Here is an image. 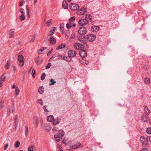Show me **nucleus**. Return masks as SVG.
I'll list each match as a JSON object with an SVG mask.
<instances>
[{"label":"nucleus","instance_id":"f257e3e1","mask_svg":"<svg viewBox=\"0 0 151 151\" xmlns=\"http://www.w3.org/2000/svg\"><path fill=\"white\" fill-rule=\"evenodd\" d=\"M59 132V133L55 134L54 136L55 140L58 142L60 141L63 137L65 134V132L62 130H60Z\"/></svg>","mask_w":151,"mask_h":151},{"label":"nucleus","instance_id":"f03ea898","mask_svg":"<svg viewBox=\"0 0 151 151\" xmlns=\"http://www.w3.org/2000/svg\"><path fill=\"white\" fill-rule=\"evenodd\" d=\"M140 140L142 143V145H144L145 146L148 144V138L147 137H145L143 136H141Z\"/></svg>","mask_w":151,"mask_h":151},{"label":"nucleus","instance_id":"7ed1b4c3","mask_svg":"<svg viewBox=\"0 0 151 151\" xmlns=\"http://www.w3.org/2000/svg\"><path fill=\"white\" fill-rule=\"evenodd\" d=\"M78 31L80 35H84L86 33V29L84 27H81L79 28Z\"/></svg>","mask_w":151,"mask_h":151},{"label":"nucleus","instance_id":"20e7f679","mask_svg":"<svg viewBox=\"0 0 151 151\" xmlns=\"http://www.w3.org/2000/svg\"><path fill=\"white\" fill-rule=\"evenodd\" d=\"M96 36L93 34H91L88 35L87 37L88 41L90 42H93L96 39Z\"/></svg>","mask_w":151,"mask_h":151},{"label":"nucleus","instance_id":"39448f33","mask_svg":"<svg viewBox=\"0 0 151 151\" xmlns=\"http://www.w3.org/2000/svg\"><path fill=\"white\" fill-rule=\"evenodd\" d=\"M70 7L71 10H75L78 9L79 6L78 4L75 3H71L70 4Z\"/></svg>","mask_w":151,"mask_h":151},{"label":"nucleus","instance_id":"423d86ee","mask_svg":"<svg viewBox=\"0 0 151 151\" xmlns=\"http://www.w3.org/2000/svg\"><path fill=\"white\" fill-rule=\"evenodd\" d=\"M78 23L80 25L85 26L88 23L87 21L85 19H81L79 20Z\"/></svg>","mask_w":151,"mask_h":151},{"label":"nucleus","instance_id":"0eeeda50","mask_svg":"<svg viewBox=\"0 0 151 151\" xmlns=\"http://www.w3.org/2000/svg\"><path fill=\"white\" fill-rule=\"evenodd\" d=\"M79 55L82 58H85L87 56V52L84 50H82L80 51Z\"/></svg>","mask_w":151,"mask_h":151},{"label":"nucleus","instance_id":"6e6552de","mask_svg":"<svg viewBox=\"0 0 151 151\" xmlns=\"http://www.w3.org/2000/svg\"><path fill=\"white\" fill-rule=\"evenodd\" d=\"M86 12V9L84 8H82L77 11V13L78 15H82L84 14V13Z\"/></svg>","mask_w":151,"mask_h":151},{"label":"nucleus","instance_id":"1a4fd4ad","mask_svg":"<svg viewBox=\"0 0 151 151\" xmlns=\"http://www.w3.org/2000/svg\"><path fill=\"white\" fill-rule=\"evenodd\" d=\"M76 52L73 50H69L68 52V54L69 58L74 57L76 55Z\"/></svg>","mask_w":151,"mask_h":151},{"label":"nucleus","instance_id":"9d476101","mask_svg":"<svg viewBox=\"0 0 151 151\" xmlns=\"http://www.w3.org/2000/svg\"><path fill=\"white\" fill-rule=\"evenodd\" d=\"M141 120L143 122H147L149 120V118L145 115H142L141 117Z\"/></svg>","mask_w":151,"mask_h":151},{"label":"nucleus","instance_id":"9b49d317","mask_svg":"<svg viewBox=\"0 0 151 151\" xmlns=\"http://www.w3.org/2000/svg\"><path fill=\"white\" fill-rule=\"evenodd\" d=\"M99 27L93 25L91 27V30L92 32H97L99 31Z\"/></svg>","mask_w":151,"mask_h":151},{"label":"nucleus","instance_id":"f8f14e48","mask_svg":"<svg viewBox=\"0 0 151 151\" xmlns=\"http://www.w3.org/2000/svg\"><path fill=\"white\" fill-rule=\"evenodd\" d=\"M85 19L88 21V23H92V16L89 14H86Z\"/></svg>","mask_w":151,"mask_h":151},{"label":"nucleus","instance_id":"ddd939ff","mask_svg":"<svg viewBox=\"0 0 151 151\" xmlns=\"http://www.w3.org/2000/svg\"><path fill=\"white\" fill-rule=\"evenodd\" d=\"M14 30L11 29L9 31V38H12L14 35Z\"/></svg>","mask_w":151,"mask_h":151},{"label":"nucleus","instance_id":"4468645a","mask_svg":"<svg viewBox=\"0 0 151 151\" xmlns=\"http://www.w3.org/2000/svg\"><path fill=\"white\" fill-rule=\"evenodd\" d=\"M63 7V8L65 9H67L68 8V5L67 2L64 0L63 1L62 3Z\"/></svg>","mask_w":151,"mask_h":151},{"label":"nucleus","instance_id":"2eb2a0df","mask_svg":"<svg viewBox=\"0 0 151 151\" xmlns=\"http://www.w3.org/2000/svg\"><path fill=\"white\" fill-rule=\"evenodd\" d=\"M49 40L50 44L52 45H54L56 42V39L52 36L50 37Z\"/></svg>","mask_w":151,"mask_h":151},{"label":"nucleus","instance_id":"dca6fc26","mask_svg":"<svg viewBox=\"0 0 151 151\" xmlns=\"http://www.w3.org/2000/svg\"><path fill=\"white\" fill-rule=\"evenodd\" d=\"M144 113L148 115L150 112V109L146 106H145L144 107Z\"/></svg>","mask_w":151,"mask_h":151},{"label":"nucleus","instance_id":"f3484780","mask_svg":"<svg viewBox=\"0 0 151 151\" xmlns=\"http://www.w3.org/2000/svg\"><path fill=\"white\" fill-rule=\"evenodd\" d=\"M60 119L56 118L55 119H54L53 122V124L54 125H56L58 124L60 122Z\"/></svg>","mask_w":151,"mask_h":151},{"label":"nucleus","instance_id":"a211bd4d","mask_svg":"<svg viewBox=\"0 0 151 151\" xmlns=\"http://www.w3.org/2000/svg\"><path fill=\"white\" fill-rule=\"evenodd\" d=\"M33 122L35 123L37 127L39 124L38 118L36 116H35L33 117Z\"/></svg>","mask_w":151,"mask_h":151},{"label":"nucleus","instance_id":"6ab92c4d","mask_svg":"<svg viewBox=\"0 0 151 151\" xmlns=\"http://www.w3.org/2000/svg\"><path fill=\"white\" fill-rule=\"evenodd\" d=\"M66 46L65 44V43L62 44L61 45L57 46L56 47V49L57 50H59L60 49H61L65 47Z\"/></svg>","mask_w":151,"mask_h":151},{"label":"nucleus","instance_id":"aec40b11","mask_svg":"<svg viewBox=\"0 0 151 151\" xmlns=\"http://www.w3.org/2000/svg\"><path fill=\"white\" fill-rule=\"evenodd\" d=\"M81 145V144L80 142H77L73 146V149H75L76 148H78Z\"/></svg>","mask_w":151,"mask_h":151},{"label":"nucleus","instance_id":"412c9836","mask_svg":"<svg viewBox=\"0 0 151 151\" xmlns=\"http://www.w3.org/2000/svg\"><path fill=\"white\" fill-rule=\"evenodd\" d=\"M47 120L49 122H53L54 120V117L53 116L51 115L47 117Z\"/></svg>","mask_w":151,"mask_h":151},{"label":"nucleus","instance_id":"4be33fe9","mask_svg":"<svg viewBox=\"0 0 151 151\" xmlns=\"http://www.w3.org/2000/svg\"><path fill=\"white\" fill-rule=\"evenodd\" d=\"M76 17H71L69 19V22L71 24L74 22V21L75 20Z\"/></svg>","mask_w":151,"mask_h":151},{"label":"nucleus","instance_id":"5701e85b","mask_svg":"<svg viewBox=\"0 0 151 151\" xmlns=\"http://www.w3.org/2000/svg\"><path fill=\"white\" fill-rule=\"evenodd\" d=\"M15 96H17L19 92V89L18 87H16L15 89Z\"/></svg>","mask_w":151,"mask_h":151},{"label":"nucleus","instance_id":"b1692460","mask_svg":"<svg viewBox=\"0 0 151 151\" xmlns=\"http://www.w3.org/2000/svg\"><path fill=\"white\" fill-rule=\"evenodd\" d=\"M80 43H76L74 45V48L76 49H80Z\"/></svg>","mask_w":151,"mask_h":151},{"label":"nucleus","instance_id":"393cba45","mask_svg":"<svg viewBox=\"0 0 151 151\" xmlns=\"http://www.w3.org/2000/svg\"><path fill=\"white\" fill-rule=\"evenodd\" d=\"M18 60L19 62H22L23 61V59H24V57L22 55H19L18 56Z\"/></svg>","mask_w":151,"mask_h":151},{"label":"nucleus","instance_id":"a878e982","mask_svg":"<svg viewBox=\"0 0 151 151\" xmlns=\"http://www.w3.org/2000/svg\"><path fill=\"white\" fill-rule=\"evenodd\" d=\"M144 82L146 84H148L150 83V79L149 78L146 77L144 79Z\"/></svg>","mask_w":151,"mask_h":151},{"label":"nucleus","instance_id":"bb28decb","mask_svg":"<svg viewBox=\"0 0 151 151\" xmlns=\"http://www.w3.org/2000/svg\"><path fill=\"white\" fill-rule=\"evenodd\" d=\"M63 59L64 60H65L67 61L68 62L70 61L71 60V58H69V56L68 57L66 56H64L63 58Z\"/></svg>","mask_w":151,"mask_h":151},{"label":"nucleus","instance_id":"cd10ccee","mask_svg":"<svg viewBox=\"0 0 151 151\" xmlns=\"http://www.w3.org/2000/svg\"><path fill=\"white\" fill-rule=\"evenodd\" d=\"M44 88L42 86L40 87L38 89V92L40 94H42L44 92Z\"/></svg>","mask_w":151,"mask_h":151},{"label":"nucleus","instance_id":"c85d7f7f","mask_svg":"<svg viewBox=\"0 0 151 151\" xmlns=\"http://www.w3.org/2000/svg\"><path fill=\"white\" fill-rule=\"evenodd\" d=\"M79 40L80 42L83 43V44H85L87 42L86 40H83L82 38H81L79 37Z\"/></svg>","mask_w":151,"mask_h":151},{"label":"nucleus","instance_id":"c756f323","mask_svg":"<svg viewBox=\"0 0 151 151\" xmlns=\"http://www.w3.org/2000/svg\"><path fill=\"white\" fill-rule=\"evenodd\" d=\"M50 81L51 82V83H50V86L53 85L56 83V81H55L52 78H51L50 79Z\"/></svg>","mask_w":151,"mask_h":151},{"label":"nucleus","instance_id":"7c9ffc66","mask_svg":"<svg viewBox=\"0 0 151 151\" xmlns=\"http://www.w3.org/2000/svg\"><path fill=\"white\" fill-rule=\"evenodd\" d=\"M24 128L25 129V135L27 136L28 134L29 131L28 128L27 126H25L24 127Z\"/></svg>","mask_w":151,"mask_h":151},{"label":"nucleus","instance_id":"2f4dec72","mask_svg":"<svg viewBox=\"0 0 151 151\" xmlns=\"http://www.w3.org/2000/svg\"><path fill=\"white\" fill-rule=\"evenodd\" d=\"M6 73L3 74V76L0 77V81H4L5 80L6 77H4V76Z\"/></svg>","mask_w":151,"mask_h":151},{"label":"nucleus","instance_id":"473e14b6","mask_svg":"<svg viewBox=\"0 0 151 151\" xmlns=\"http://www.w3.org/2000/svg\"><path fill=\"white\" fill-rule=\"evenodd\" d=\"M46 23L48 26H50L52 24V19H50L48 20Z\"/></svg>","mask_w":151,"mask_h":151},{"label":"nucleus","instance_id":"72a5a7b5","mask_svg":"<svg viewBox=\"0 0 151 151\" xmlns=\"http://www.w3.org/2000/svg\"><path fill=\"white\" fill-rule=\"evenodd\" d=\"M146 132L148 134H151V128L149 127L147 129Z\"/></svg>","mask_w":151,"mask_h":151},{"label":"nucleus","instance_id":"f704fd0d","mask_svg":"<svg viewBox=\"0 0 151 151\" xmlns=\"http://www.w3.org/2000/svg\"><path fill=\"white\" fill-rule=\"evenodd\" d=\"M46 75L45 73H43L42 74V76H41V80H43L45 77Z\"/></svg>","mask_w":151,"mask_h":151},{"label":"nucleus","instance_id":"c9c22d12","mask_svg":"<svg viewBox=\"0 0 151 151\" xmlns=\"http://www.w3.org/2000/svg\"><path fill=\"white\" fill-rule=\"evenodd\" d=\"M46 48L47 47H43L42 48V49H40L39 50L38 52V54L39 55L42 54V52L44 50H45Z\"/></svg>","mask_w":151,"mask_h":151},{"label":"nucleus","instance_id":"e433bc0d","mask_svg":"<svg viewBox=\"0 0 151 151\" xmlns=\"http://www.w3.org/2000/svg\"><path fill=\"white\" fill-rule=\"evenodd\" d=\"M10 63L8 62V61H7L6 63L5 64V66L6 67V69H8L10 67Z\"/></svg>","mask_w":151,"mask_h":151},{"label":"nucleus","instance_id":"4c0bfd02","mask_svg":"<svg viewBox=\"0 0 151 151\" xmlns=\"http://www.w3.org/2000/svg\"><path fill=\"white\" fill-rule=\"evenodd\" d=\"M4 103V101L1 100L0 103V109L3 108L4 106V105L3 104Z\"/></svg>","mask_w":151,"mask_h":151},{"label":"nucleus","instance_id":"58836bf2","mask_svg":"<svg viewBox=\"0 0 151 151\" xmlns=\"http://www.w3.org/2000/svg\"><path fill=\"white\" fill-rule=\"evenodd\" d=\"M40 60V57H37L35 59V63H36L37 64H38L39 63V61Z\"/></svg>","mask_w":151,"mask_h":151},{"label":"nucleus","instance_id":"ea45409f","mask_svg":"<svg viewBox=\"0 0 151 151\" xmlns=\"http://www.w3.org/2000/svg\"><path fill=\"white\" fill-rule=\"evenodd\" d=\"M28 151H33V147L32 146H29L28 148Z\"/></svg>","mask_w":151,"mask_h":151},{"label":"nucleus","instance_id":"a19ab883","mask_svg":"<svg viewBox=\"0 0 151 151\" xmlns=\"http://www.w3.org/2000/svg\"><path fill=\"white\" fill-rule=\"evenodd\" d=\"M86 61L84 60V59H82V60L81 61V64H83L84 65H86L87 64V63H86V62L85 63L84 62H85Z\"/></svg>","mask_w":151,"mask_h":151},{"label":"nucleus","instance_id":"79ce46f5","mask_svg":"<svg viewBox=\"0 0 151 151\" xmlns=\"http://www.w3.org/2000/svg\"><path fill=\"white\" fill-rule=\"evenodd\" d=\"M37 102L38 103L40 104L41 106H42L43 105V101L42 100V99H38L37 101Z\"/></svg>","mask_w":151,"mask_h":151},{"label":"nucleus","instance_id":"37998d69","mask_svg":"<svg viewBox=\"0 0 151 151\" xmlns=\"http://www.w3.org/2000/svg\"><path fill=\"white\" fill-rule=\"evenodd\" d=\"M71 24H70V23H67L66 24V27L67 29H70L72 27L71 26Z\"/></svg>","mask_w":151,"mask_h":151},{"label":"nucleus","instance_id":"c03bdc74","mask_svg":"<svg viewBox=\"0 0 151 151\" xmlns=\"http://www.w3.org/2000/svg\"><path fill=\"white\" fill-rule=\"evenodd\" d=\"M64 27V24L63 23H61L60 25V28L61 30L62 31H64V30L63 29V28Z\"/></svg>","mask_w":151,"mask_h":151},{"label":"nucleus","instance_id":"a18cd8bd","mask_svg":"<svg viewBox=\"0 0 151 151\" xmlns=\"http://www.w3.org/2000/svg\"><path fill=\"white\" fill-rule=\"evenodd\" d=\"M32 75L33 78H35V75L36 73V71L34 69H33L32 70Z\"/></svg>","mask_w":151,"mask_h":151},{"label":"nucleus","instance_id":"49530a36","mask_svg":"<svg viewBox=\"0 0 151 151\" xmlns=\"http://www.w3.org/2000/svg\"><path fill=\"white\" fill-rule=\"evenodd\" d=\"M20 19H21V20H23L25 19V16H24V14H22L21 15Z\"/></svg>","mask_w":151,"mask_h":151},{"label":"nucleus","instance_id":"de8ad7c7","mask_svg":"<svg viewBox=\"0 0 151 151\" xmlns=\"http://www.w3.org/2000/svg\"><path fill=\"white\" fill-rule=\"evenodd\" d=\"M51 130V128L50 127L48 126L46 127V128L45 129V130L47 132L50 131Z\"/></svg>","mask_w":151,"mask_h":151},{"label":"nucleus","instance_id":"09e8293b","mask_svg":"<svg viewBox=\"0 0 151 151\" xmlns=\"http://www.w3.org/2000/svg\"><path fill=\"white\" fill-rule=\"evenodd\" d=\"M51 64L50 63H49L46 66V69H47L50 68L51 66Z\"/></svg>","mask_w":151,"mask_h":151},{"label":"nucleus","instance_id":"8fccbe9b","mask_svg":"<svg viewBox=\"0 0 151 151\" xmlns=\"http://www.w3.org/2000/svg\"><path fill=\"white\" fill-rule=\"evenodd\" d=\"M20 145V143L19 142L17 141L16 142L15 145L16 147H19Z\"/></svg>","mask_w":151,"mask_h":151},{"label":"nucleus","instance_id":"3c124183","mask_svg":"<svg viewBox=\"0 0 151 151\" xmlns=\"http://www.w3.org/2000/svg\"><path fill=\"white\" fill-rule=\"evenodd\" d=\"M17 121H14V126L15 127V129H16V128L17 126Z\"/></svg>","mask_w":151,"mask_h":151},{"label":"nucleus","instance_id":"603ef678","mask_svg":"<svg viewBox=\"0 0 151 151\" xmlns=\"http://www.w3.org/2000/svg\"><path fill=\"white\" fill-rule=\"evenodd\" d=\"M53 49V48H51V49L48 52L47 54V56H49L50 54L52 52Z\"/></svg>","mask_w":151,"mask_h":151},{"label":"nucleus","instance_id":"864d4df0","mask_svg":"<svg viewBox=\"0 0 151 151\" xmlns=\"http://www.w3.org/2000/svg\"><path fill=\"white\" fill-rule=\"evenodd\" d=\"M8 146H9L8 144L7 143V144H5V145H4V150H6L7 148L8 147Z\"/></svg>","mask_w":151,"mask_h":151},{"label":"nucleus","instance_id":"5fc2aeb1","mask_svg":"<svg viewBox=\"0 0 151 151\" xmlns=\"http://www.w3.org/2000/svg\"><path fill=\"white\" fill-rule=\"evenodd\" d=\"M23 9L22 8H21L19 10V12H21L22 14H25L24 12L23 11Z\"/></svg>","mask_w":151,"mask_h":151},{"label":"nucleus","instance_id":"6e6d98bb","mask_svg":"<svg viewBox=\"0 0 151 151\" xmlns=\"http://www.w3.org/2000/svg\"><path fill=\"white\" fill-rule=\"evenodd\" d=\"M75 33H73L70 37V38L71 39H73L75 37Z\"/></svg>","mask_w":151,"mask_h":151},{"label":"nucleus","instance_id":"4d7b16f0","mask_svg":"<svg viewBox=\"0 0 151 151\" xmlns=\"http://www.w3.org/2000/svg\"><path fill=\"white\" fill-rule=\"evenodd\" d=\"M140 151H149V150L147 148H144L141 150Z\"/></svg>","mask_w":151,"mask_h":151},{"label":"nucleus","instance_id":"13d9d810","mask_svg":"<svg viewBox=\"0 0 151 151\" xmlns=\"http://www.w3.org/2000/svg\"><path fill=\"white\" fill-rule=\"evenodd\" d=\"M79 38H82L83 40H86V37L85 36L83 35L81 36V37H79Z\"/></svg>","mask_w":151,"mask_h":151},{"label":"nucleus","instance_id":"bf43d9fd","mask_svg":"<svg viewBox=\"0 0 151 151\" xmlns=\"http://www.w3.org/2000/svg\"><path fill=\"white\" fill-rule=\"evenodd\" d=\"M46 106H43V108L45 111L47 112H48V111L47 110V109L46 108Z\"/></svg>","mask_w":151,"mask_h":151},{"label":"nucleus","instance_id":"052dcab7","mask_svg":"<svg viewBox=\"0 0 151 151\" xmlns=\"http://www.w3.org/2000/svg\"><path fill=\"white\" fill-rule=\"evenodd\" d=\"M23 1H19V6H22L23 5Z\"/></svg>","mask_w":151,"mask_h":151},{"label":"nucleus","instance_id":"680f3d73","mask_svg":"<svg viewBox=\"0 0 151 151\" xmlns=\"http://www.w3.org/2000/svg\"><path fill=\"white\" fill-rule=\"evenodd\" d=\"M24 61L22 62H20L19 65L21 66H23L24 65Z\"/></svg>","mask_w":151,"mask_h":151},{"label":"nucleus","instance_id":"e2e57ef3","mask_svg":"<svg viewBox=\"0 0 151 151\" xmlns=\"http://www.w3.org/2000/svg\"><path fill=\"white\" fill-rule=\"evenodd\" d=\"M57 57V55L55 54L53 55L51 57V59H53L54 58H55V57Z\"/></svg>","mask_w":151,"mask_h":151},{"label":"nucleus","instance_id":"0e129e2a","mask_svg":"<svg viewBox=\"0 0 151 151\" xmlns=\"http://www.w3.org/2000/svg\"><path fill=\"white\" fill-rule=\"evenodd\" d=\"M58 128L56 127H54L53 129L52 130L53 131H56V130H58Z\"/></svg>","mask_w":151,"mask_h":151},{"label":"nucleus","instance_id":"69168bd1","mask_svg":"<svg viewBox=\"0 0 151 151\" xmlns=\"http://www.w3.org/2000/svg\"><path fill=\"white\" fill-rule=\"evenodd\" d=\"M29 6L27 5L26 6V8L27 10V12H29Z\"/></svg>","mask_w":151,"mask_h":151},{"label":"nucleus","instance_id":"338daca9","mask_svg":"<svg viewBox=\"0 0 151 151\" xmlns=\"http://www.w3.org/2000/svg\"><path fill=\"white\" fill-rule=\"evenodd\" d=\"M79 47H80V49L83 48L84 47L83 46V45H82V44H80V45Z\"/></svg>","mask_w":151,"mask_h":151},{"label":"nucleus","instance_id":"774afa93","mask_svg":"<svg viewBox=\"0 0 151 151\" xmlns=\"http://www.w3.org/2000/svg\"><path fill=\"white\" fill-rule=\"evenodd\" d=\"M10 113V111L9 108H8L7 109V115H9Z\"/></svg>","mask_w":151,"mask_h":151}]
</instances>
